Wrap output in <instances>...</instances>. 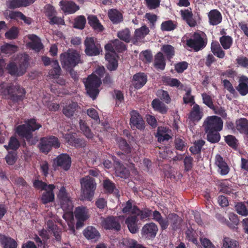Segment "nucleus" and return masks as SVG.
I'll list each match as a JSON object with an SVG mask.
<instances>
[{
    "label": "nucleus",
    "instance_id": "nucleus-56",
    "mask_svg": "<svg viewBox=\"0 0 248 248\" xmlns=\"http://www.w3.org/2000/svg\"><path fill=\"white\" fill-rule=\"evenodd\" d=\"M229 218L230 222L228 221L227 225L230 228H234L236 226L238 225L239 223V219L237 215L233 213H231L229 215Z\"/></svg>",
    "mask_w": 248,
    "mask_h": 248
},
{
    "label": "nucleus",
    "instance_id": "nucleus-23",
    "mask_svg": "<svg viewBox=\"0 0 248 248\" xmlns=\"http://www.w3.org/2000/svg\"><path fill=\"white\" fill-rule=\"evenodd\" d=\"M210 25L215 26L220 24L222 20L221 13L217 9L211 10L208 14Z\"/></svg>",
    "mask_w": 248,
    "mask_h": 248
},
{
    "label": "nucleus",
    "instance_id": "nucleus-25",
    "mask_svg": "<svg viewBox=\"0 0 248 248\" xmlns=\"http://www.w3.org/2000/svg\"><path fill=\"white\" fill-rule=\"evenodd\" d=\"M239 84L236 89L240 94L245 96L248 93V78L246 76H241L238 80Z\"/></svg>",
    "mask_w": 248,
    "mask_h": 248
},
{
    "label": "nucleus",
    "instance_id": "nucleus-21",
    "mask_svg": "<svg viewBox=\"0 0 248 248\" xmlns=\"http://www.w3.org/2000/svg\"><path fill=\"white\" fill-rule=\"evenodd\" d=\"M35 0H8L6 5L8 8L14 9L21 7H26L31 4Z\"/></svg>",
    "mask_w": 248,
    "mask_h": 248
},
{
    "label": "nucleus",
    "instance_id": "nucleus-16",
    "mask_svg": "<svg viewBox=\"0 0 248 248\" xmlns=\"http://www.w3.org/2000/svg\"><path fill=\"white\" fill-rule=\"evenodd\" d=\"M135 202L131 199L125 202L122 204V212L124 214H131L132 215H137L139 216L140 214L142 215V211L136 205H133Z\"/></svg>",
    "mask_w": 248,
    "mask_h": 248
},
{
    "label": "nucleus",
    "instance_id": "nucleus-55",
    "mask_svg": "<svg viewBox=\"0 0 248 248\" xmlns=\"http://www.w3.org/2000/svg\"><path fill=\"white\" fill-rule=\"evenodd\" d=\"M140 57L145 63H150L153 60V55L150 50L142 51L140 54Z\"/></svg>",
    "mask_w": 248,
    "mask_h": 248
},
{
    "label": "nucleus",
    "instance_id": "nucleus-10",
    "mask_svg": "<svg viewBox=\"0 0 248 248\" xmlns=\"http://www.w3.org/2000/svg\"><path fill=\"white\" fill-rule=\"evenodd\" d=\"M60 143L58 138L51 136L42 138L38 147L42 152L47 153L50 151L52 147L57 148L60 147Z\"/></svg>",
    "mask_w": 248,
    "mask_h": 248
},
{
    "label": "nucleus",
    "instance_id": "nucleus-41",
    "mask_svg": "<svg viewBox=\"0 0 248 248\" xmlns=\"http://www.w3.org/2000/svg\"><path fill=\"white\" fill-rule=\"evenodd\" d=\"M205 144V141L202 140H196L193 145L190 147L189 151L193 155L201 154L202 149Z\"/></svg>",
    "mask_w": 248,
    "mask_h": 248
},
{
    "label": "nucleus",
    "instance_id": "nucleus-48",
    "mask_svg": "<svg viewBox=\"0 0 248 248\" xmlns=\"http://www.w3.org/2000/svg\"><path fill=\"white\" fill-rule=\"evenodd\" d=\"M223 247L224 248H239L238 241L229 237H224L223 239Z\"/></svg>",
    "mask_w": 248,
    "mask_h": 248
},
{
    "label": "nucleus",
    "instance_id": "nucleus-14",
    "mask_svg": "<svg viewBox=\"0 0 248 248\" xmlns=\"http://www.w3.org/2000/svg\"><path fill=\"white\" fill-rule=\"evenodd\" d=\"M71 160L69 156L65 154H62L58 156L53 160L54 166L60 167L65 170L69 169L71 166Z\"/></svg>",
    "mask_w": 248,
    "mask_h": 248
},
{
    "label": "nucleus",
    "instance_id": "nucleus-33",
    "mask_svg": "<svg viewBox=\"0 0 248 248\" xmlns=\"http://www.w3.org/2000/svg\"><path fill=\"white\" fill-rule=\"evenodd\" d=\"M236 124L237 130L248 139V120L245 118H241L236 121Z\"/></svg>",
    "mask_w": 248,
    "mask_h": 248
},
{
    "label": "nucleus",
    "instance_id": "nucleus-1",
    "mask_svg": "<svg viewBox=\"0 0 248 248\" xmlns=\"http://www.w3.org/2000/svg\"><path fill=\"white\" fill-rule=\"evenodd\" d=\"M61 206L64 214L63 218L67 222L69 232L75 233L74 219L73 213V205L68 194L64 187H62L58 194Z\"/></svg>",
    "mask_w": 248,
    "mask_h": 248
},
{
    "label": "nucleus",
    "instance_id": "nucleus-63",
    "mask_svg": "<svg viewBox=\"0 0 248 248\" xmlns=\"http://www.w3.org/2000/svg\"><path fill=\"white\" fill-rule=\"evenodd\" d=\"M121 229V226L118 220L113 217L109 216V230H114L119 231Z\"/></svg>",
    "mask_w": 248,
    "mask_h": 248
},
{
    "label": "nucleus",
    "instance_id": "nucleus-64",
    "mask_svg": "<svg viewBox=\"0 0 248 248\" xmlns=\"http://www.w3.org/2000/svg\"><path fill=\"white\" fill-rule=\"evenodd\" d=\"M19 145L18 140L15 137H13L11 138L8 145H4V147L7 150L11 149L16 150L18 148Z\"/></svg>",
    "mask_w": 248,
    "mask_h": 248
},
{
    "label": "nucleus",
    "instance_id": "nucleus-54",
    "mask_svg": "<svg viewBox=\"0 0 248 248\" xmlns=\"http://www.w3.org/2000/svg\"><path fill=\"white\" fill-rule=\"evenodd\" d=\"M23 14L18 11H10L6 10L4 12V15L6 18H10L12 19L18 20L21 19Z\"/></svg>",
    "mask_w": 248,
    "mask_h": 248
},
{
    "label": "nucleus",
    "instance_id": "nucleus-3",
    "mask_svg": "<svg viewBox=\"0 0 248 248\" xmlns=\"http://www.w3.org/2000/svg\"><path fill=\"white\" fill-rule=\"evenodd\" d=\"M0 93L11 100L18 102L25 97V91L19 85L2 82L0 84Z\"/></svg>",
    "mask_w": 248,
    "mask_h": 248
},
{
    "label": "nucleus",
    "instance_id": "nucleus-7",
    "mask_svg": "<svg viewBox=\"0 0 248 248\" xmlns=\"http://www.w3.org/2000/svg\"><path fill=\"white\" fill-rule=\"evenodd\" d=\"M81 192L84 198L91 201L92 200L96 188L94 179L90 176H86L80 180Z\"/></svg>",
    "mask_w": 248,
    "mask_h": 248
},
{
    "label": "nucleus",
    "instance_id": "nucleus-61",
    "mask_svg": "<svg viewBox=\"0 0 248 248\" xmlns=\"http://www.w3.org/2000/svg\"><path fill=\"white\" fill-rule=\"evenodd\" d=\"M225 141L226 143L233 149H236L237 147V140L236 138L231 135H228L225 137Z\"/></svg>",
    "mask_w": 248,
    "mask_h": 248
},
{
    "label": "nucleus",
    "instance_id": "nucleus-57",
    "mask_svg": "<svg viewBox=\"0 0 248 248\" xmlns=\"http://www.w3.org/2000/svg\"><path fill=\"white\" fill-rule=\"evenodd\" d=\"M176 27V25L172 20H169L162 23L161 29L163 31H171L174 30Z\"/></svg>",
    "mask_w": 248,
    "mask_h": 248
},
{
    "label": "nucleus",
    "instance_id": "nucleus-38",
    "mask_svg": "<svg viewBox=\"0 0 248 248\" xmlns=\"http://www.w3.org/2000/svg\"><path fill=\"white\" fill-rule=\"evenodd\" d=\"M149 29L146 25L142 26L140 28L136 29L134 38L137 41H140L143 39L149 33Z\"/></svg>",
    "mask_w": 248,
    "mask_h": 248
},
{
    "label": "nucleus",
    "instance_id": "nucleus-62",
    "mask_svg": "<svg viewBox=\"0 0 248 248\" xmlns=\"http://www.w3.org/2000/svg\"><path fill=\"white\" fill-rule=\"evenodd\" d=\"M18 34V29L17 28L14 27L10 29L5 33V36L8 39H16Z\"/></svg>",
    "mask_w": 248,
    "mask_h": 248
},
{
    "label": "nucleus",
    "instance_id": "nucleus-2",
    "mask_svg": "<svg viewBox=\"0 0 248 248\" xmlns=\"http://www.w3.org/2000/svg\"><path fill=\"white\" fill-rule=\"evenodd\" d=\"M105 72L104 67L99 66L84 81L87 93L93 99L96 98L99 93L98 88L101 84V78Z\"/></svg>",
    "mask_w": 248,
    "mask_h": 248
},
{
    "label": "nucleus",
    "instance_id": "nucleus-51",
    "mask_svg": "<svg viewBox=\"0 0 248 248\" xmlns=\"http://www.w3.org/2000/svg\"><path fill=\"white\" fill-rule=\"evenodd\" d=\"M52 67L53 69L50 70L49 75L53 78H56L61 73V67L57 60L52 61Z\"/></svg>",
    "mask_w": 248,
    "mask_h": 248
},
{
    "label": "nucleus",
    "instance_id": "nucleus-53",
    "mask_svg": "<svg viewBox=\"0 0 248 248\" xmlns=\"http://www.w3.org/2000/svg\"><path fill=\"white\" fill-rule=\"evenodd\" d=\"M17 47L13 45L5 44L0 47L1 52L5 54H11L17 51Z\"/></svg>",
    "mask_w": 248,
    "mask_h": 248
},
{
    "label": "nucleus",
    "instance_id": "nucleus-12",
    "mask_svg": "<svg viewBox=\"0 0 248 248\" xmlns=\"http://www.w3.org/2000/svg\"><path fill=\"white\" fill-rule=\"evenodd\" d=\"M75 217L77 219V229H79L84 226V222L89 217L88 210L84 206H79L76 208Z\"/></svg>",
    "mask_w": 248,
    "mask_h": 248
},
{
    "label": "nucleus",
    "instance_id": "nucleus-26",
    "mask_svg": "<svg viewBox=\"0 0 248 248\" xmlns=\"http://www.w3.org/2000/svg\"><path fill=\"white\" fill-rule=\"evenodd\" d=\"M169 225L170 224L171 229L176 231L181 227L182 222V218L175 213L170 214L167 217Z\"/></svg>",
    "mask_w": 248,
    "mask_h": 248
},
{
    "label": "nucleus",
    "instance_id": "nucleus-47",
    "mask_svg": "<svg viewBox=\"0 0 248 248\" xmlns=\"http://www.w3.org/2000/svg\"><path fill=\"white\" fill-rule=\"evenodd\" d=\"M119 56L117 53H109V71L116 70L118 66Z\"/></svg>",
    "mask_w": 248,
    "mask_h": 248
},
{
    "label": "nucleus",
    "instance_id": "nucleus-32",
    "mask_svg": "<svg viewBox=\"0 0 248 248\" xmlns=\"http://www.w3.org/2000/svg\"><path fill=\"white\" fill-rule=\"evenodd\" d=\"M154 66L157 70H163L166 66V61L163 53H157L155 56Z\"/></svg>",
    "mask_w": 248,
    "mask_h": 248
},
{
    "label": "nucleus",
    "instance_id": "nucleus-39",
    "mask_svg": "<svg viewBox=\"0 0 248 248\" xmlns=\"http://www.w3.org/2000/svg\"><path fill=\"white\" fill-rule=\"evenodd\" d=\"M211 50L214 55L218 58L222 59L225 57V51L222 50L219 44L217 42L212 43L211 45Z\"/></svg>",
    "mask_w": 248,
    "mask_h": 248
},
{
    "label": "nucleus",
    "instance_id": "nucleus-30",
    "mask_svg": "<svg viewBox=\"0 0 248 248\" xmlns=\"http://www.w3.org/2000/svg\"><path fill=\"white\" fill-rule=\"evenodd\" d=\"M55 188L53 185H49L46 187V192L42 196V201L44 204L52 202L54 199V194L53 190Z\"/></svg>",
    "mask_w": 248,
    "mask_h": 248
},
{
    "label": "nucleus",
    "instance_id": "nucleus-36",
    "mask_svg": "<svg viewBox=\"0 0 248 248\" xmlns=\"http://www.w3.org/2000/svg\"><path fill=\"white\" fill-rule=\"evenodd\" d=\"M109 20L114 24H119L123 21V15L117 10H109Z\"/></svg>",
    "mask_w": 248,
    "mask_h": 248
},
{
    "label": "nucleus",
    "instance_id": "nucleus-35",
    "mask_svg": "<svg viewBox=\"0 0 248 248\" xmlns=\"http://www.w3.org/2000/svg\"><path fill=\"white\" fill-rule=\"evenodd\" d=\"M152 106L155 110L162 114H166L168 110L167 106L158 99H155L153 100Z\"/></svg>",
    "mask_w": 248,
    "mask_h": 248
},
{
    "label": "nucleus",
    "instance_id": "nucleus-4",
    "mask_svg": "<svg viewBox=\"0 0 248 248\" xmlns=\"http://www.w3.org/2000/svg\"><path fill=\"white\" fill-rule=\"evenodd\" d=\"M41 125L37 124L34 119H31L24 124L17 126L16 133L20 137L25 138L31 144H34L37 141V138L32 139V132L38 129Z\"/></svg>",
    "mask_w": 248,
    "mask_h": 248
},
{
    "label": "nucleus",
    "instance_id": "nucleus-6",
    "mask_svg": "<svg viewBox=\"0 0 248 248\" xmlns=\"http://www.w3.org/2000/svg\"><path fill=\"white\" fill-rule=\"evenodd\" d=\"M60 61L62 67L66 70L72 69L81 62L80 54L71 49L60 55Z\"/></svg>",
    "mask_w": 248,
    "mask_h": 248
},
{
    "label": "nucleus",
    "instance_id": "nucleus-40",
    "mask_svg": "<svg viewBox=\"0 0 248 248\" xmlns=\"http://www.w3.org/2000/svg\"><path fill=\"white\" fill-rule=\"evenodd\" d=\"M89 24L96 31H102L104 29L103 26L99 22L97 18L93 15H90L88 17Z\"/></svg>",
    "mask_w": 248,
    "mask_h": 248
},
{
    "label": "nucleus",
    "instance_id": "nucleus-19",
    "mask_svg": "<svg viewBox=\"0 0 248 248\" xmlns=\"http://www.w3.org/2000/svg\"><path fill=\"white\" fill-rule=\"evenodd\" d=\"M180 14L182 19L190 27H194L197 25V21L193 17V14L191 8H189L185 10H181Z\"/></svg>",
    "mask_w": 248,
    "mask_h": 248
},
{
    "label": "nucleus",
    "instance_id": "nucleus-28",
    "mask_svg": "<svg viewBox=\"0 0 248 248\" xmlns=\"http://www.w3.org/2000/svg\"><path fill=\"white\" fill-rule=\"evenodd\" d=\"M126 49L125 45L118 39H115L112 44L109 43V52L123 53Z\"/></svg>",
    "mask_w": 248,
    "mask_h": 248
},
{
    "label": "nucleus",
    "instance_id": "nucleus-27",
    "mask_svg": "<svg viewBox=\"0 0 248 248\" xmlns=\"http://www.w3.org/2000/svg\"><path fill=\"white\" fill-rule=\"evenodd\" d=\"M203 116V112L201 110L200 107L199 105L196 104L192 108L188 119L192 122H198Z\"/></svg>",
    "mask_w": 248,
    "mask_h": 248
},
{
    "label": "nucleus",
    "instance_id": "nucleus-18",
    "mask_svg": "<svg viewBox=\"0 0 248 248\" xmlns=\"http://www.w3.org/2000/svg\"><path fill=\"white\" fill-rule=\"evenodd\" d=\"M28 38L30 42L27 43V46L34 50L36 52H39L43 48V44L41 42L40 39L34 34H30L27 36L25 39Z\"/></svg>",
    "mask_w": 248,
    "mask_h": 248
},
{
    "label": "nucleus",
    "instance_id": "nucleus-11",
    "mask_svg": "<svg viewBox=\"0 0 248 248\" xmlns=\"http://www.w3.org/2000/svg\"><path fill=\"white\" fill-rule=\"evenodd\" d=\"M130 125L131 128H136L140 130L144 129L145 127V122L139 112L133 110L130 112Z\"/></svg>",
    "mask_w": 248,
    "mask_h": 248
},
{
    "label": "nucleus",
    "instance_id": "nucleus-8",
    "mask_svg": "<svg viewBox=\"0 0 248 248\" xmlns=\"http://www.w3.org/2000/svg\"><path fill=\"white\" fill-rule=\"evenodd\" d=\"M223 125L222 120L219 117L215 115L208 116L203 124L205 131H221Z\"/></svg>",
    "mask_w": 248,
    "mask_h": 248
},
{
    "label": "nucleus",
    "instance_id": "nucleus-20",
    "mask_svg": "<svg viewBox=\"0 0 248 248\" xmlns=\"http://www.w3.org/2000/svg\"><path fill=\"white\" fill-rule=\"evenodd\" d=\"M60 5L62 11L68 14H73L79 9V6L71 1L62 0Z\"/></svg>",
    "mask_w": 248,
    "mask_h": 248
},
{
    "label": "nucleus",
    "instance_id": "nucleus-44",
    "mask_svg": "<svg viewBox=\"0 0 248 248\" xmlns=\"http://www.w3.org/2000/svg\"><path fill=\"white\" fill-rule=\"evenodd\" d=\"M219 42L224 49H229L232 45V38L229 35H223L219 38Z\"/></svg>",
    "mask_w": 248,
    "mask_h": 248
},
{
    "label": "nucleus",
    "instance_id": "nucleus-37",
    "mask_svg": "<svg viewBox=\"0 0 248 248\" xmlns=\"http://www.w3.org/2000/svg\"><path fill=\"white\" fill-rule=\"evenodd\" d=\"M0 242L3 246V248H16L17 247L15 240L1 234H0Z\"/></svg>",
    "mask_w": 248,
    "mask_h": 248
},
{
    "label": "nucleus",
    "instance_id": "nucleus-52",
    "mask_svg": "<svg viewBox=\"0 0 248 248\" xmlns=\"http://www.w3.org/2000/svg\"><path fill=\"white\" fill-rule=\"evenodd\" d=\"M161 50L165 53L168 59H171L174 55V48L170 45H164L161 48Z\"/></svg>",
    "mask_w": 248,
    "mask_h": 248
},
{
    "label": "nucleus",
    "instance_id": "nucleus-58",
    "mask_svg": "<svg viewBox=\"0 0 248 248\" xmlns=\"http://www.w3.org/2000/svg\"><path fill=\"white\" fill-rule=\"evenodd\" d=\"M118 142L119 146L122 150L127 154L130 153L131 147L125 140L122 138H119L118 139Z\"/></svg>",
    "mask_w": 248,
    "mask_h": 248
},
{
    "label": "nucleus",
    "instance_id": "nucleus-50",
    "mask_svg": "<svg viewBox=\"0 0 248 248\" xmlns=\"http://www.w3.org/2000/svg\"><path fill=\"white\" fill-rule=\"evenodd\" d=\"M235 209L237 213L242 216L246 217L248 215V209L243 202H237L235 205Z\"/></svg>",
    "mask_w": 248,
    "mask_h": 248
},
{
    "label": "nucleus",
    "instance_id": "nucleus-34",
    "mask_svg": "<svg viewBox=\"0 0 248 248\" xmlns=\"http://www.w3.org/2000/svg\"><path fill=\"white\" fill-rule=\"evenodd\" d=\"M153 219L159 223L162 230H166L168 228L169 222L167 217L163 218L158 211L153 212Z\"/></svg>",
    "mask_w": 248,
    "mask_h": 248
},
{
    "label": "nucleus",
    "instance_id": "nucleus-17",
    "mask_svg": "<svg viewBox=\"0 0 248 248\" xmlns=\"http://www.w3.org/2000/svg\"><path fill=\"white\" fill-rule=\"evenodd\" d=\"M147 81V75L143 72L135 74L132 77V82L134 88L137 90L143 87Z\"/></svg>",
    "mask_w": 248,
    "mask_h": 248
},
{
    "label": "nucleus",
    "instance_id": "nucleus-60",
    "mask_svg": "<svg viewBox=\"0 0 248 248\" xmlns=\"http://www.w3.org/2000/svg\"><path fill=\"white\" fill-rule=\"evenodd\" d=\"M174 143L176 149L181 151H185L186 146L185 141L180 138H176Z\"/></svg>",
    "mask_w": 248,
    "mask_h": 248
},
{
    "label": "nucleus",
    "instance_id": "nucleus-29",
    "mask_svg": "<svg viewBox=\"0 0 248 248\" xmlns=\"http://www.w3.org/2000/svg\"><path fill=\"white\" fill-rule=\"evenodd\" d=\"M116 175L123 178H127L130 175L128 169L124 167L119 161H115L114 165Z\"/></svg>",
    "mask_w": 248,
    "mask_h": 248
},
{
    "label": "nucleus",
    "instance_id": "nucleus-49",
    "mask_svg": "<svg viewBox=\"0 0 248 248\" xmlns=\"http://www.w3.org/2000/svg\"><path fill=\"white\" fill-rule=\"evenodd\" d=\"M162 81L164 83L170 87H178L181 85V82L175 78H171L169 76H165L162 78Z\"/></svg>",
    "mask_w": 248,
    "mask_h": 248
},
{
    "label": "nucleus",
    "instance_id": "nucleus-46",
    "mask_svg": "<svg viewBox=\"0 0 248 248\" xmlns=\"http://www.w3.org/2000/svg\"><path fill=\"white\" fill-rule=\"evenodd\" d=\"M118 37L126 43H129L131 40L130 31L128 28H125L117 32Z\"/></svg>",
    "mask_w": 248,
    "mask_h": 248
},
{
    "label": "nucleus",
    "instance_id": "nucleus-13",
    "mask_svg": "<svg viewBox=\"0 0 248 248\" xmlns=\"http://www.w3.org/2000/svg\"><path fill=\"white\" fill-rule=\"evenodd\" d=\"M85 46V52L87 55L90 56H96L99 54L100 46L96 44L93 37H87L84 41Z\"/></svg>",
    "mask_w": 248,
    "mask_h": 248
},
{
    "label": "nucleus",
    "instance_id": "nucleus-9",
    "mask_svg": "<svg viewBox=\"0 0 248 248\" xmlns=\"http://www.w3.org/2000/svg\"><path fill=\"white\" fill-rule=\"evenodd\" d=\"M186 45L194 51L198 52L206 46L207 42L204 40L200 33L195 32L190 38L186 40Z\"/></svg>",
    "mask_w": 248,
    "mask_h": 248
},
{
    "label": "nucleus",
    "instance_id": "nucleus-22",
    "mask_svg": "<svg viewBox=\"0 0 248 248\" xmlns=\"http://www.w3.org/2000/svg\"><path fill=\"white\" fill-rule=\"evenodd\" d=\"M215 164L218 167V171L221 175H225L229 173V167L220 155H216Z\"/></svg>",
    "mask_w": 248,
    "mask_h": 248
},
{
    "label": "nucleus",
    "instance_id": "nucleus-24",
    "mask_svg": "<svg viewBox=\"0 0 248 248\" xmlns=\"http://www.w3.org/2000/svg\"><path fill=\"white\" fill-rule=\"evenodd\" d=\"M84 236L88 240L95 242L100 237L98 231L92 226H88L83 232Z\"/></svg>",
    "mask_w": 248,
    "mask_h": 248
},
{
    "label": "nucleus",
    "instance_id": "nucleus-15",
    "mask_svg": "<svg viewBox=\"0 0 248 248\" xmlns=\"http://www.w3.org/2000/svg\"><path fill=\"white\" fill-rule=\"evenodd\" d=\"M158 231V227L154 223H149L145 224L142 228L141 234L142 237L148 239L155 237Z\"/></svg>",
    "mask_w": 248,
    "mask_h": 248
},
{
    "label": "nucleus",
    "instance_id": "nucleus-59",
    "mask_svg": "<svg viewBox=\"0 0 248 248\" xmlns=\"http://www.w3.org/2000/svg\"><path fill=\"white\" fill-rule=\"evenodd\" d=\"M185 171L188 172L191 170L193 167V158L190 156H186L183 160Z\"/></svg>",
    "mask_w": 248,
    "mask_h": 248
},
{
    "label": "nucleus",
    "instance_id": "nucleus-45",
    "mask_svg": "<svg viewBox=\"0 0 248 248\" xmlns=\"http://www.w3.org/2000/svg\"><path fill=\"white\" fill-rule=\"evenodd\" d=\"M77 107L78 105L76 103L72 102L64 107L63 113L67 117H70L72 116L76 110Z\"/></svg>",
    "mask_w": 248,
    "mask_h": 248
},
{
    "label": "nucleus",
    "instance_id": "nucleus-5",
    "mask_svg": "<svg viewBox=\"0 0 248 248\" xmlns=\"http://www.w3.org/2000/svg\"><path fill=\"white\" fill-rule=\"evenodd\" d=\"M19 67H17L15 62H10L6 69L11 75L20 76L24 74L29 64V56L27 54H21L18 56Z\"/></svg>",
    "mask_w": 248,
    "mask_h": 248
},
{
    "label": "nucleus",
    "instance_id": "nucleus-42",
    "mask_svg": "<svg viewBox=\"0 0 248 248\" xmlns=\"http://www.w3.org/2000/svg\"><path fill=\"white\" fill-rule=\"evenodd\" d=\"M220 131H205L207 134V140L212 143L218 142L220 140Z\"/></svg>",
    "mask_w": 248,
    "mask_h": 248
},
{
    "label": "nucleus",
    "instance_id": "nucleus-31",
    "mask_svg": "<svg viewBox=\"0 0 248 248\" xmlns=\"http://www.w3.org/2000/svg\"><path fill=\"white\" fill-rule=\"evenodd\" d=\"M138 216L137 215H133L127 217L125 220V223L127 225L129 231L132 233H135L138 231L137 224Z\"/></svg>",
    "mask_w": 248,
    "mask_h": 248
},
{
    "label": "nucleus",
    "instance_id": "nucleus-43",
    "mask_svg": "<svg viewBox=\"0 0 248 248\" xmlns=\"http://www.w3.org/2000/svg\"><path fill=\"white\" fill-rule=\"evenodd\" d=\"M79 127L82 133L87 138L92 139L93 137V134L85 121L80 120Z\"/></svg>",
    "mask_w": 248,
    "mask_h": 248
}]
</instances>
